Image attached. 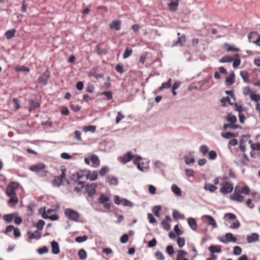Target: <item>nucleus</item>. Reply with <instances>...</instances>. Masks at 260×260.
<instances>
[{
	"label": "nucleus",
	"instance_id": "obj_1",
	"mask_svg": "<svg viewBox=\"0 0 260 260\" xmlns=\"http://www.w3.org/2000/svg\"><path fill=\"white\" fill-rule=\"evenodd\" d=\"M46 166L43 163H38L36 165L30 167L29 170L40 177H45L48 173V171L46 170Z\"/></svg>",
	"mask_w": 260,
	"mask_h": 260
},
{
	"label": "nucleus",
	"instance_id": "obj_2",
	"mask_svg": "<svg viewBox=\"0 0 260 260\" xmlns=\"http://www.w3.org/2000/svg\"><path fill=\"white\" fill-rule=\"evenodd\" d=\"M64 215L70 220L77 222L80 221V218L81 215L78 212L72 209H66L64 210Z\"/></svg>",
	"mask_w": 260,
	"mask_h": 260
},
{
	"label": "nucleus",
	"instance_id": "obj_3",
	"mask_svg": "<svg viewBox=\"0 0 260 260\" xmlns=\"http://www.w3.org/2000/svg\"><path fill=\"white\" fill-rule=\"evenodd\" d=\"M220 192L223 195L231 192L234 189V185L229 182H225L220 184Z\"/></svg>",
	"mask_w": 260,
	"mask_h": 260
},
{
	"label": "nucleus",
	"instance_id": "obj_4",
	"mask_svg": "<svg viewBox=\"0 0 260 260\" xmlns=\"http://www.w3.org/2000/svg\"><path fill=\"white\" fill-rule=\"evenodd\" d=\"M18 183L12 182H11L6 188V193L7 196H12L16 194V190L18 187Z\"/></svg>",
	"mask_w": 260,
	"mask_h": 260
},
{
	"label": "nucleus",
	"instance_id": "obj_5",
	"mask_svg": "<svg viewBox=\"0 0 260 260\" xmlns=\"http://www.w3.org/2000/svg\"><path fill=\"white\" fill-rule=\"evenodd\" d=\"M98 202L103 204L104 208L107 210H109L111 208V204L108 203L110 200L109 197L106 195L102 194L98 199Z\"/></svg>",
	"mask_w": 260,
	"mask_h": 260
},
{
	"label": "nucleus",
	"instance_id": "obj_6",
	"mask_svg": "<svg viewBox=\"0 0 260 260\" xmlns=\"http://www.w3.org/2000/svg\"><path fill=\"white\" fill-rule=\"evenodd\" d=\"M248 38L250 42L260 46V35L257 32H251L248 35Z\"/></svg>",
	"mask_w": 260,
	"mask_h": 260
},
{
	"label": "nucleus",
	"instance_id": "obj_7",
	"mask_svg": "<svg viewBox=\"0 0 260 260\" xmlns=\"http://www.w3.org/2000/svg\"><path fill=\"white\" fill-rule=\"evenodd\" d=\"M219 241L224 243L228 244L229 242H233L236 243L237 242V238L231 233H228L224 235V239L220 238Z\"/></svg>",
	"mask_w": 260,
	"mask_h": 260
},
{
	"label": "nucleus",
	"instance_id": "obj_8",
	"mask_svg": "<svg viewBox=\"0 0 260 260\" xmlns=\"http://www.w3.org/2000/svg\"><path fill=\"white\" fill-rule=\"evenodd\" d=\"M50 72L46 70L38 78V81L40 83L47 85L48 80L50 78Z\"/></svg>",
	"mask_w": 260,
	"mask_h": 260
},
{
	"label": "nucleus",
	"instance_id": "obj_9",
	"mask_svg": "<svg viewBox=\"0 0 260 260\" xmlns=\"http://www.w3.org/2000/svg\"><path fill=\"white\" fill-rule=\"evenodd\" d=\"M96 187L97 184L94 183L86 185V191L87 193L88 197H92L94 195L96 192Z\"/></svg>",
	"mask_w": 260,
	"mask_h": 260
},
{
	"label": "nucleus",
	"instance_id": "obj_10",
	"mask_svg": "<svg viewBox=\"0 0 260 260\" xmlns=\"http://www.w3.org/2000/svg\"><path fill=\"white\" fill-rule=\"evenodd\" d=\"M106 182L111 186H117L118 183V179L116 177L109 175L106 178Z\"/></svg>",
	"mask_w": 260,
	"mask_h": 260
},
{
	"label": "nucleus",
	"instance_id": "obj_11",
	"mask_svg": "<svg viewBox=\"0 0 260 260\" xmlns=\"http://www.w3.org/2000/svg\"><path fill=\"white\" fill-rule=\"evenodd\" d=\"M134 157L133 153L131 151H128L123 155L121 161L122 164H126L132 160Z\"/></svg>",
	"mask_w": 260,
	"mask_h": 260
},
{
	"label": "nucleus",
	"instance_id": "obj_12",
	"mask_svg": "<svg viewBox=\"0 0 260 260\" xmlns=\"http://www.w3.org/2000/svg\"><path fill=\"white\" fill-rule=\"evenodd\" d=\"M236 189L237 187H236L234 194L230 196V199L232 201L241 203L243 201L244 197L236 192Z\"/></svg>",
	"mask_w": 260,
	"mask_h": 260
},
{
	"label": "nucleus",
	"instance_id": "obj_13",
	"mask_svg": "<svg viewBox=\"0 0 260 260\" xmlns=\"http://www.w3.org/2000/svg\"><path fill=\"white\" fill-rule=\"evenodd\" d=\"M178 5L179 0H170V3L168 4L170 10L172 12L176 11Z\"/></svg>",
	"mask_w": 260,
	"mask_h": 260
},
{
	"label": "nucleus",
	"instance_id": "obj_14",
	"mask_svg": "<svg viewBox=\"0 0 260 260\" xmlns=\"http://www.w3.org/2000/svg\"><path fill=\"white\" fill-rule=\"evenodd\" d=\"M109 27L116 30H119L121 29V21L119 20H114L109 24Z\"/></svg>",
	"mask_w": 260,
	"mask_h": 260
},
{
	"label": "nucleus",
	"instance_id": "obj_15",
	"mask_svg": "<svg viewBox=\"0 0 260 260\" xmlns=\"http://www.w3.org/2000/svg\"><path fill=\"white\" fill-rule=\"evenodd\" d=\"M133 159V163L137 165V168L139 170L143 171L144 169H147V168L143 167L141 166V164L139 162L142 159V157L141 156L137 155L135 157H134Z\"/></svg>",
	"mask_w": 260,
	"mask_h": 260
},
{
	"label": "nucleus",
	"instance_id": "obj_16",
	"mask_svg": "<svg viewBox=\"0 0 260 260\" xmlns=\"http://www.w3.org/2000/svg\"><path fill=\"white\" fill-rule=\"evenodd\" d=\"M259 235L257 233H253L247 235V240L249 243H253L258 240Z\"/></svg>",
	"mask_w": 260,
	"mask_h": 260
},
{
	"label": "nucleus",
	"instance_id": "obj_17",
	"mask_svg": "<svg viewBox=\"0 0 260 260\" xmlns=\"http://www.w3.org/2000/svg\"><path fill=\"white\" fill-rule=\"evenodd\" d=\"M18 215L17 212H14L11 214H5L3 215V219L7 223H10L13 220L16 215Z\"/></svg>",
	"mask_w": 260,
	"mask_h": 260
},
{
	"label": "nucleus",
	"instance_id": "obj_18",
	"mask_svg": "<svg viewBox=\"0 0 260 260\" xmlns=\"http://www.w3.org/2000/svg\"><path fill=\"white\" fill-rule=\"evenodd\" d=\"M28 235V238L30 239H37L39 240L41 237V233L39 231H35L34 232H31V231H29L27 233Z\"/></svg>",
	"mask_w": 260,
	"mask_h": 260
},
{
	"label": "nucleus",
	"instance_id": "obj_19",
	"mask_svg": "<svg viewBox=\"0 0 260 260\" xmlns=\"http://www.w3.org/2000/svg\"><path fill=\"white\" fill-rule=\"evenodd\" d=\"M52 252L54 254H57L60 252L58 243L55 241H53L51 243Z\"/></svg>",
	"mask_w": 260,
	"mask_h": 260
},
{
	"label": "nucleus",
	"instance_id": "obj_20",
	"mask_svg": "<svg viewBox=\"0 0 260 260\" xmlns=\"http://www.w3.org/2000/svg\"><path fill=\"white\" fill-rule=\"evenodd\" d=\"M10 197V199L8 201V203L10 204L11 206H16V204H18L19 202V199L17 196V194H13L12 196H8Z\"/></svg>",
	"mask_w": 260,
	"mask_h": 260
},
{
	"label": "nucleus",
	"instance_id": "obj_21",
	"mask_svg": "<svg viewBox=\"0 0 260 260\" xmlns=\"http://www.w3.org/2000/svg\"><path fill=\"white\" fill-rule=\"evenodd\" d=\"M187 255V253L186 251L182 250H178L176 260H188L185 258Z\"/></svg>",
	"mask_w": 260,
	"mask_h": 260
},
{
	"label": "nucleus",
	"instance_id": "obj_22",
	"mask_svg": "<svg viewBox=\"0 0 260 260\" xmlns=\"http://www.w3.org/2000/svg\"><path fill=\"white\" fill-rule=\"evenodd\" d=\"M203 217L208 220V223L209 225H212L214 228H216L217 227L216 222L212 216L211 215H206Z\"/></svg>",
	"mask_w": 260,
	"mask_h": 260
},
{
	"label": "nucleus",
	"instance_id": "obj_23",
	"mask_svg": "<svg viewBox=\"0 0 260 260\" xmlns=\"http://www.w3.org/2000/svg\"><path fill=\"white\" fill-rule=\"evenodd\" d=\"M90 161L91 162V166L93 167H97L100 165V160L98 156L95 154H92L90 156Z\"/></svg>",
	"mask_w": 260,
	"mask_h": 260
},
{
	"label": "nucleus",
	"instance_id": "obj_24",
	"mask_svg": "<svg viewBox=\"0 0 260 260\" xmlns=\"http://www.w3.org/2000/svg\"><path fill=\"white\" fill-rule=\"evenodd\" d=\"M187 222L189 227L193 231L197 229L198 225L194 218H189L187 219Z\"/></svg>",
	"mask_w": 260,
	"mask_h": 260
},
{
	"label": "nucleus",
	"instance_id": "obj_25",
	"mask_svg": "<svg viewBox=\"0 0 260 260\" xmlns=\"http://www.w3.org/2000/svg\"><path fill=\"white\" fill-rule=\"evenodd\" d=\"M228 128H230L233 129H236L238 128H241V126L240 125L236 124L235 123H225L223 124V128L224 130H226Z\"/></svg>",
	"mask_w": 260,
	"mask_h": 260
},
{
	"label": "nucleus",
	"instance_id": "obj_26",
	"mask_svg": "<svg viewBox=\"0 0 260 260\" xmlns=\"http://www.w3.org/2000/svg\"><path fill=\"white\" fill-rule=\"evenodd\" d=\"M235 82V75L234 73L228 76L225 79V83L227 85L230 86L234 84Z\"/></svg>",
	"mask_w": 260,
	"mask_h": 260
},
{
	"label": "nucleus",
	"instance_id": "obj_27",
	"mask_svg": "<svg viewBox=\"0 0 260 260\" xmlns=\"http://www.w3.org/2000/svg\"><path fill=\"white\" fill-rule=\"evenodd\" d=\"M209 250L211 253H220L221 252V246L219 245H211L209 247Z\"/></svg>",
	"mask_w": 260,
	"mask_h": 260
},
{
	"label": "nucleus",
	"instance_id": "obj_28",
	"mask_svg": "<svg viewBox=\"0 0 260 260\" xmlns=\"http://www.w3.org/2000/svg\"><path fill=\"white\" fill-rule=\"evenodd\" d=\"M171 190L176 196H180L181 195V190L177 185L173 184L171 186Z\"/></svg>",
	"mask_w": 260,
	"mask_h": 260
},
{
	"label": "nucleus",
	"instance_id": "obj_29",
	"mask_svg": "<svg viewBox=\"0 0 260 260\" xmlns=\"http://www.w3.org/2000/svg\"><path fill=\"white\" fill-rule=\"evenodd\" d=\"M15 32L16 30L15 29H12L6 31L5 35L8 40H10L15 37Z\"/></svg>",
	"mask_w": 260,
	"mask_h": 260
},
{
	"label": "nucleus",
	"instance_id": "obj_30",
	"mask_svg": "<svg viewBox=\"0 0 260 260\" xmlns=\"http://www.w3.org/2000/svg\"><path fill=\"white\" fill-rule=\"evenodd\" d=\"M204 189L211 192H213L217 189V187L210 183H206L204 186Z\"/></svg>",
	"mask_w": 260,
	"mask_h": 260
},
{
	"label": "nucleus",
	"instance_id": "obj_31",
	"mask_svg": "<svg viewBox=\"0 0 260 260\" xmlns=\"http://www.w3.org/2000/svg\"><path fill=\"white\" fill-rule=\"evenodd\" d=\"M224 46L226 47V51H239V48H237L234 45H230L228 43H224Z\"/></svg>",
	"mask_w": 260,
	"mask_h": 260
},
{
	"label": "nucleus",
	"instance_id": "obj_32",
	"mask_svg": "<svg viewBox=\"0 0 260 260\" xmlns=\"http://www.w3.org/2000/svg\"><path fill=\"white\" fill-rule=\"evenodd\" d=\"M171 81L172 79L170 78L167 82L162 83L159 87V90H162L164 89L170 88L171 87Z\"/></svg>",
	"mask_w": 260,
	"mask_h": 260
},
{
	"label": "nucleus",
	"instance_id": "obj_33",
	"mask_svg": "<svg viewBox=\"0 0 260 260\" xmlns=\"http://www.w3.org/2000/svg\"><path fill=\"white\" fill-rule=\"evenodd\" d=\"M226 120L230 123H235L237 122V119L236 116L232 113H229L226 116Z\"/></svg>",
	"mask_w": 260,
	"mask_h": 260
},
{
	"label": "nucleus",
	"instance_id": "obj_34",
	"mask_svg": "<svg viewBox=\"0 0 260 260\" xmlns=\"http://www.w3.org/2000/svg\"><path fill=\"white\" fill-rule=\"evenodd\" d=\"M221 136L226 139H230L236 137L234 133L231 132H222L221 133Z\"/></svg>",
	"mask_w": 260,
	"mask_h": 260
},
{
	"label": "nucleus",
	"instance_id": "obj_35",
	"mask_svg": "<svg viewBox=\"0 0 260 260\" xmlns=\"http://www.w3.org/2000/svg\"><path fill=\"white\" fill-rule=\"evenodd\" d=\"M98 178V173L96 171L89 172L87 175V178L91 181L95 180Z\"/></svg>",
	"mask_w": 260,
	"mask_h": 260
},
{
	"label": "nucleus",
	"instance_id": "obj_36",
	"mask_svg": "<svg viewBox=\"0 0 260 260\" xmlns=\"http://www.w3.org/2000/svg\"><path fill=\"white\" fill-rule=\"evenodd\" d=\"M62 181L63 180L58 176H55L52 182V184L53 186H59L61 184Z\"/></svg>",
	"mask_w": 260,
	"mask_h": 260
},
{
	"label": "nucleus",
	"instance_id": "obj_37",
	"mask_svg": "<svg viewBox=\"0 0 260 260\" xmlns=\"http://www.w3.org/2000/svg\"><path fill=\"white\" fill-rule=\"evenodd\" d=\"M78 254L80 259L81 260H84L87 257V253L86 251L83 249H81L78 251Z\"/></svg>",
	"mask_w": 260,
	"mask_h": 260
},
{
	"label": "nucleus",
	"instance_id": "obj_38",
	"mask_svg": "<svg viewBox=\"0 0 260 260\" xmlns=\"http://www.w3.org/2000/svg\"><path fill=\"white\" fill-rule=\"evenodd\" d=\"M240 74L245 82L248 83L249 82V74L247 72L245 71H241Z\"/></svg>",
	"mask_w": 260,
	"mask_h": 260
},
{
	"label": "nucleus",
	"instance_id": "obj_39",
	"mask_svg": "<svg viewBox=\"0 0 260 260\" xmlns=\"http://www.w3.org/2000/svg\"><path fill=\"white\" fill-rule=\"evenodd\" d=\"M239 192L248 195L250 192V189L248 186L246 185L241 187V189L239 190Z\"/></svg>",
	"mask_w": 260,
	"mask_h": 260
},
{
	"label": "nucleus",
	"instance_id": "obj_40",
	"mask_svg": "<svg viewBox=\"0 0 260 260\" xmlns=\"http://www.w3.org/2000/svg\"><path fill=\"white\" fill-rule=\"evenodd\" d=\"M185 162L186 165H190L193 164L195 161V159L193 156H184Z\"/></svg>",
	"mask_w": 260,
	"mask_h": 260
},
{
	"label": "nucleus",
	"instance_id": "obj_41",
	"mask_svg": "<svg viewBox=\"0 0 260 260\" xmlns=\"http://www.w3.org/2000/svg\"><path fill=\"white\" fill-rule=\"evenodd\" d=\"M233 61H234V58L229 56H224L220 60V62L221 63L231 62Z\"/></svg>",
	"mask_w": 260,
	"mask_h": 260
},
{
	"label": "nucleus",
	"instance_id": "obj_42",
	"mask_svg": "<svg viewBox=\"0 0 260 260\" xmlns=\"http://www.w3.org/2000/svg\"><path fill=\"white\" fill-rule=\"evenodd\" d=\"M235 109L237 111L239 112V113H242V112L245 111L246 110V107L237 103L235 104Z\"/></svg>",
	"mask_w": 260,
	"mask_h": 260
},
{
	"label": "nucleus",
	"instance_id": "obj_43",
	"mask_svg": "<svg viewBox=\"0 0 260 260\" xmlns=\"http://www.w3.org/2000/svg\"><path fill=\"white\" fill-rule=\"evenodd\" d=\"M133 50L129 48H126L123 54V57L124 59L128 58L132 53Z\"/></svg>",
	"mask_w": 260,
	"mask_h": 260
},
{
	"label": "nucleus",
	"instance_id": "obj_44",
	"mask_svg": "<svg viewBox=\"0 0 260 260\" xmlns=\"http://www.w3.org/2000/svg\"><path fill=\"white\" fill-rule=\"evenodd\" d=\"M161 208L160 206H155L152 209V212L156 217L159 216V211Z\"/></svg>",
	"mask_w": 260,
	"mask_h": 260
},
{
	"label": "nucleus",
	"instance_id": "obj_45",
	"mask_svg": "<svg viewBox=\"0 0 260 260\" xmlns=\"http://www.w3.org/2000/svg\"><path fill=\"white\" fill-rule=\"evenodd\" d=\"M96 130V127L94 125H88L85 126L83 128V131L85 132H90L91 133H94Z\"/></svg>",
	"mask_w": 260,
	"mask_h": 260
},
{
	"label": "nucleus",
	"instance_id": "obj_46",
	"mask_svg": "<svg viewBox=\"0 0 260 260\" xmlns=\"http://www.w3.org/2000/svg\"><path fill=\"white\" fill-rule=\"evenodd\" d=\"M109 171V168L107 166L102 167L99 171V174L101 176H105Z\"/></svg>",
	"mask_w": 260,
	"mask_h": 260
},
{
	"label": "nucleus",
	"instance_id": "obj_47",
	"mask_svg": "<svg viewBox=\"0 0 260 260\" xmlns=\"http://www.w3.org/2000/svg\"><path fill=\"white\" fill-rule=\"evenodd\" d=\"M15 70L17 72H29L30 69L27 67L21 66V67H17L15 68Z\"/></svg>",
	"mask_w": 260,
	"mask_h": 260
},
{
	"label": "nucleus",
	"instance_id": "obj_48",
	"mask_svg": "<svg viewBox=\"0 0 260 260\" xmlns=\"http://www.w3.org/2000/svg\"><path fill=\"white\" fill-rule=\"evenodd\" d=\"M250 98L252 101L257 103L258 102L260 101V94L251 93L250 94Z\"/></svg>",
	"mask_w": 260,
	"mask_h": 260
},
{
	"label": "nucleus",
	"instance_id": "obj_49",
	"mask_svg": "<svg viewBox=\"0 0 260 260\" xmlns=\"http://www.w3.org/2000/svg\"><path fill=\"white\" fill-rule=\"evenodd\" d=\"M173 216L174 218L176 219H184V216L181 214L178 211L174 210L173 213Z\"/></svg>",
	"mask_w": 260,
	"mask_h": 260
},
{
	"label": "nucleus",
	"instance_id": "obj_50",
	"mask_svg": "<svg viewBox=\"0 0 260 260\" xmlns=\"http://www.w3.org/2000/svg\"><path fill=\"white\" fill-rule=\"evenodd\" d=\"M100 95H105L107 100H110L112 99L113 94L111 91L102 92L100 93Z\"/></svg>",
	"mask_w": 260,
	"mask_h": 260
},
{
	"label": "nucleus",
	"instance_id": "obj_51",
	"mask_svg": "<svg viewBox=\"0 0 260 260\" xmlns=\"http://www.w3.org/2000/svg\"><path fill=\"white\" fill-rule=\"evenodd\" d=\"M45 224V222L43 220L40 219L38 221L36 227L38 230H42L43 229Z\"/></svg>",
	"mask_w": 260,
	"mask_h": 260
},
{
	"label": "nucleus",
	"instance_id": "obj_52",
	"mask_svg": "<svg viewBox=\"0 0 260 260\" xmlns=\"http://www.w3.org/2000/svg\"><path fill=\"white\" fill-rule=\"evenodd\" d=\"M40 106V104L38 102H35L34 101H31L30 106L29 107V111L30 112L34 109Z\"/></svg>",
	"mask_w": 260,
	"mask_h": 260
},
{
	"label": "nucleus",
	"instance_id": "obj_53",
	"mask_svg": "<svg viewBox=\"0 0 260 260\" xmlns=\"http://www.w3.org/2000/svg\"><path fill=\"white\" fill-rule=\"evenodd\" d=\"M228 102L229 104H231L230 103V99L229 96L223 97L220 99L221 105L223 107L226 106V103Z\"/></svg>",
	"mask_w": 260,
	"mask_h": 260
},
{
	"label": "nucleus",
	"instance_id": "obj_54",
	"mask_svg": "<svg viewBox=\"0 0 260 260\" xmlns=\"http://www.w3.org/2000/svg\"><path fill=\"white\" fill-rule=\"evenodd\" d=\"M185 239L184 238L179 237L177 239V243L180 248H182L185 245Z\"/></svg>",
	"mask_w": 260,
	"mask_h": 260
},
{
	"label": "nucleus",
	"instance_id": "obj_55",
	"mask_svg": "<svg viewBox=\"0 0 260 260\" xmlns=\"http://www.w3.org/2000/svg\"><path fill=\"white\" fill-rule=\"evenodd\" d=\"M87 239V236L84 235L82 236H78L76 238L75 241L78 243H81L86 241Z\"/></svg>",
	"mask_w": 260,
	"mask_h": 260
},
{
	"label": "nucleus",
	"instance_id": "obj_56",
	"mask_svg": "<svg viewBox=\"0 0 260 260\" xmlns=\"http://www.w3.org/2000/svg\"><path fill=\"white\" fill-rule=\"evenodd\" d=\"M163 229L165 230L168 231L170 229V223L166 220H163L161 223Z\"/></svg>",
	"mask_w": 260,
	"mask_h": 260
},
{
	"label": "nucleus",
	"instance_id": "obj_57",
	"mask_svg": "<svg viewBox=\"0 0 260 260\" xmlns=\"http://www.w3.org/2000/svg\"><path fill=\"white\" fill-rule=\"evenodd\" d=\"M200 151L202 153L203 155H205L208 152V148L206 145H201L200 148Z\"/></svg>",
	"mask_w": 260,
	"mask_h": 260
},
{
	"label": "nucleus",
	"instance_id": "obj_58",
	"mask_svg": "<svg viewBox=\"0 0 260 260\" xmlns=\"http://www.w3.org/2000/svg\"><path fill=\"white\" fill-rule=\"evenodd\" d=\"M209 158L211 160H214L217 157V153L215 151L211 150L209 152Z\"/></svg>",
	"mask_w": 260,
	"mask_h": 260
},
{
	"label": "nucleus",
	"instance_id": "obj_59",
	"mask_svg": "<svg viewBox=\"0 0 260 260\" xmlns=\"http://www.w3.org/2000/svg\"><path fill=\"white\" fill-rule=\"evenodd\" d=\"M124 118V116L123 115L121 111L118 112L116 118V123L117 124L119 123L120 121Z\"/></svg>",
	"mask_w": 260,
	"mask_h": 260
},
{
	"label": "nucleus",
	"instance_id": "obj_60",
	"mask_svg": "<svg viewBox=\"0 0 260 260\" xmlns=\"http://www.w3.org/2000/svg\"><path fill=\"white\" fill-rule=\"evenodd\" d=\"M75 139L79 142L82 141L81 138V133L79 131H75L74 132Z\"/></svg>",
	"mask_w": 260,
	"mask_h": 260
},
{
	"label": "nucleus",
	"instance_id": "obj_61",
	"mask_svg": "<svg viewBox=\"0 0 260 260\" xmlns=\"http://www.w3.org/2000/svg\"><path fill=\"white\" fill-rule=\"evenodd\" d=\"M224 217L229 219V220H235L237 219V216L235 214L232 213H227L224 215Z\"/></svg>",
	"mask_w": 260,
	"mask_h": 260
},
{
	"label": "nucleus",
	"instance_id": "obj_62",
	"mask_svg": "<svg viewBox=\"0 0 260 260\" xmlns=\"http://www.w3.org/2000/svg\"><path fill=\"white\" fill-rule=\"evenodd\" d=\"M242 252V248L238 246H236L234 248L233 253L236 255H240Z\"/></svg>",
	"mask_w": 260,
	"mask_h": 260
},
{
	"label": "nucleus",
	"instance_id": "obj_63",
	"mask_svg": "<svg viewBox=\"0 0 260 260\" xmlns=\"http://www.w3.org/2000/svg\"><path fill=\"white\" fill-rule=\"evenodd\" d=\"M185 175L188 177H193L194 171L191 169H186L185 170Z\"/></svg>",
	"mask_w": 260,
	"mask_h": 260
},
{
	"label": "nucleus",
	"instance_id": "obj_64",
	"mask_svg": "<svg viewBox=\"0 0 260 260\" xmlns=\"http://www.w3.org/2000/svg\"><path fill=\"white\" fill-rule=\"evenodd\" d=\"M155 255L156 259L158 260H164L165 259V256H164L162 253L160 251L156 252Z\"/></svg>",
	"mask_w": 260,
	"mask_h": 260
}]
</instances>
